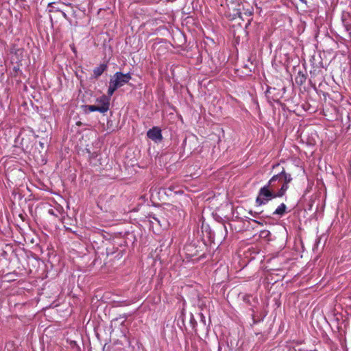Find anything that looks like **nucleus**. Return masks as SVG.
<instances>
[{
    "label": "nucleus",
    "mask_w": 351,
    "mask_h": 351,
    "mask_svg": "<svg viewBox=\"0 0 351 351\" xmlns=\"http://www.w3.org/2000/svg\"><path fill=\"white\" fill-rule=\"evenodd\" d=\"M250 214L253 217H256L258 213H253L252 211L250 212Z\"/></svg>",
    "instance_id": "obj_21"
},
{
    "label": "nucleus",
    "mask_w": 351,
    "mask_h": 351,
    "mask_svg": "<svg viewBox=\"0 0 351 351\" xmlns=\"http://www.w3.org/2000/svg\"><path fill=\"white\" fill-rule=\"evenodd\" d=\"M283 190L282 192L276 193L273 189H271L267 184L263 186L258 191V195L256 198V205L261 206L266 205L269 202L274 199L282 197Z\"/></svg>",
    "instance_id": "obj_2"
},
{
    "label": "nucleus",
    "mask_w": 351,
    "mask_h": 351,
    "mask_svg": "<svg viewBox=\"0 0 351 351\" xmlns=\"http://www.w3.org/2000/svg\"><path fill=\"white\" fill-rule=\"evenodd\" d=\"M21 134H20L18 136V137H17V138H18V139H20V138H21Z\"/></svg>",
    "instance_id": "obj_28"
},
{
    "label": "nucleus",
    "mask_w": 351,
    "mask_h": 351,
    "mask_svg": "<svg viewBox=\"0 0 351 351\" xmlns=\"http://www.w3.org/2000/svg\"><path fill=\"white\" fill-rule=\"evenodd\" d=\"M176 187L174 186H170L168 187H164L161 189L162 192L164 193L167 196H172L174 194H178L180 191H176Z\"/></svg>",
    "instance_id": "obj_9"
},
{
    "label": "nucleus",
    "mask_w": 351,
    "mask_h": 351,
    "mask_svg": "<svg viewBox=\"0 0 351 351\" xmlns=\"http://www.w3.org/2000/svg\"><path fill=\"white\" fill-rule=\"evenodd\" d=\"M72 51H73V52H75V47H73V48H72Z\"/></svg>",
    "instance_id": "obj_29"
},
{
    "label": "nucleus",
    "mask_w": 351,
    "mask_h": 351,
    "mask_svg": "<svg viewBox=\"0 0 351 351\" xmlns=\"http://www.w3.org/2000/svg\"><path fill=\"white\" fill-rule=\"evenodd\" d=\"M223 229H224L225 234H226V235L228 234V230H227V227H226V225H224V224H223Z\"/></svg>",
    "instance_id": "obj_20"
},
{
    "label": "nucleus",
    "mask_w": 351,
    "mask_h": 351,
    "mask_svg": "<svg viewBox=\"0 0 351 351\" xmlns=\"http://www.w3.org/2000/svg\"><path fill=\"white\" fill-rule=\"evenodd\" d=\"M347 119H348V123H349L348 127L351 128V112L348 113Z\"/></svg>",
    "instance_id": "obj_16"
},
{
    "label": "nucleus",
    "mask_w": 351,
    "mask_h": 351,
    "mask_svg": "<svg viewBox=\"0 0 351 351\" xmlns=\"http://www.w3.org/2000/svg\"><path fill=\"white\" fill-rule=\"evenodd\" d=\"M343 25L346 32L351 35V20L349 14H343L341 17Z\"/></svg>",
    "instance_id": "obj_6"
},
{
    "label": "nucleus",
    "mask_w": 351,
    "mask_h": 351,
    "mask_svg": "<svg viewBox=\"0 0 351 351\" xmlns=\"http://www.w3.org/2000/svg\"><path fill=\"white\" fill-rule=\"evenodd\" d=\"M252 221H253L254 222H255V223H257L260 224V225H263V223H262L261 222H260V221H257V220H256V219H252Z\"/></svg>",
    "instance_id": "obj_23"
},
{
    "label": "nucleus",
    "mask_w": 351,
    "mask_h": 351,
    "mask_svg": "<svg viewBox=\"0 0 351 351\" xmlns=\"http://www.w3.org/2000/svg\"><path fill=\"white\" fill-rule=\"evenodd\" d=\"M287 207L284 203H281L276 209L273 212L272 215L278 216L279 217H282L287 213Z\"/></svg>",
    "instance_id": "obj_8"
},
{
    "label": "nucleus",
    "mask_w": 351,
    "mask_h": 351,
    "mask_svg": "<svg viewBox=\"0 0 351 351\" xmlns=\"http://www.w3.org/2000/svg\"><path fill=\"white\" fill-rule=\"evenodd\" d=\"M108 69V64L103 62L101 63L98 66L94 68L93 77L95 79H98L104 71Z\"/></svg>",
    "instance_id": "obj_5"
},
{
    "label": "nucleus",
    "mask_w": 351,
    "mask_h": 351,
    "mask_svg": "<svg viewBox=\"0 0 351 351\" xmlns=\"http://www.w3.org/2000/svg\"><path fill=\"white\" fill-rule=\"evenodd\" d=\"M115 92V90H114L112 88H110L108 86V97H109V98L110 99V97L113 95L114 93Z\"/></svg>",
    "instance_id": "obj_14"
},
{
    "label": "nucleus",
    "mask_w": 351,
    "mask_h": 351,
    "mask_svg": "<svg viewBox=\"0 0 351 351\" xmlns=\"http://www.w3.org/2000/svg\"><path fill=\"white\" fill-rule=\"evenodd\" d=\"M300 2L303 3H306V0H299Z\"/></svg>",
    "instance_id": "obj_25"
},
{
    "label": "nucleus",
    "mask_w": 351,
    "mask_h": 351,
    "mask_svg": "<svg viewBox=\"0 0 351 351\" xmlns=\"http://www.w3.org/2000/svg\"><path fill=\"white\" fill-rule=\"evenodd\" d=\"M110 101V99L106 95H103L101 97L97 98L96 101L101 104L98 106L104 109V110H101V113H105L109 110Z\"/></svg>",
    "instance_id": "obj_4"
},
{
    "label": "nucleus",
    "mask_w": 351,
    "mask_h": 351,
    "mask_svg": "<svg viewBox=\"0 0 351 351\" xmlns=\"http://www.w3.org/2000/svg\"><path fill=\"white\" fill-rule=\"evenodd\" d=\"M48 213H49V215H55V213H54V211H53V209H49V210H48Z\"/></svg>",
    "instance_id": "obj_19"
},
{
    "label": "nucleus",
    "mask_w": 351,
    "mask_h": 351,
    "mask_svg": "<svg viewBox=\"0 0 351 351\" xmlns=\"http://www.w3.org/2000/svg\"><path fill=\"white\" fill-rule=\"evenodd\" d=\"M95 156H97V154H96V153H95H95L91 154V157H94Z\"/></svg>",
    "instance_id": "obj_27"
},
{
    "label": "nucleus",
    "mask_w": 351,
    "mask_h": 351,
    "mask_svg": "<svg viewBox=\"0 0 351 351\" xmlns=\"http://www.w3.org/2000/svg\"><path fill=\"white\" fill-rule=\"evenodd\" d=\"M14 70L15 71H19V67H16V66H14Z\"/></svg>",
    "instance_id": "obj_24"
},
{
    "label": "nucleus",
    "mask_w": 351,
    "mask_h": 351,
    "mask_svg": "<svg viewBox=\"0 0 351 351\" xmlns=\"http://www.w3.org/2000/svg\"><path fill=\"white\" fill-rule=\"evenodd\" d=\"M71 346H77V343H76V341H72L71 342Z\"/></svg>",
    "instance_id": "obj_22"
},
{
    "label": "nucleus",
    "mask_w": 351,
    "mask_h": 351,
    "mask_svg": "<svg viewBox=\"0 0 351 351\" xmlns=\"http://www.w3.org/2000/svg\"><path fill=\"white\" fill-rule=\"evenodd\" d=\"M121 75L124 78L127 84H128L130 80L132 79V74L130 72H128L127 73H123L121 72Z\"/></svg>",
    "instance_id": "obj_12"
},
{
    "label": "nucleus",
    "mask_w": 351,
    "mask_h": 351,
    "mask_svg": "<svg viewBox=\"0 0 351 351\" xmlns=\"http://www.w3.org/2000/svg\"><path fill=\"white\" fill-rule=\"evenodd\" d=\"M23 141H24V138L22 137L21 138V145H22V146L24 145Z\"/></svg>",
    "instance_id": "obj_26"
},
{
    "label": "nucleus",
    "mask_w": 351,
    "mask_h": 351,
    "mask_svg": "<svg viewBox=\"0 0 351 351\" xmlns=\"http://www.w3.org/2000/svg\"><path fill=\"white\" fill-rule=\"evenodd\" d=\"M123 250H120L118 254L115 256V257L117 258H121L123 256Z\"/></svg>",
    "instance_id": "obj_17"
},
{
    "label": "nucleus",
    "mask_w": 351,
    "mask_h": 351,
    "mask_svg": "<svg viewBox=\"0 0 351 351\" xmlns=\"http://www.w3.org/2000/svg\"><path fill=\"white\" fill-rule=\"evenodd\" d=\"M147 137L156 143L162 140L161 129L159 127L154 126L147 132Z\"/></svg>",
    "instance_id": "obj_3"
},
{
    "label": "nucleus",
    "mask_w": 351,
    "mask_h": 351,
    "mask_svg": "<svg viewBox=\"0 0 351 351\" xmlns=\"http://www.w3.org/2000/svg\"><path fill=\"white\" fill-rule=\"evenodd\" d=\"M109 87L112 88L114 90H117L119 86L114 81V80L111 77L109 82Z\"/></svg>",
    "instance_id": "obj_11"
},
{
    "label": "nucleus",
    "mask_w": 351,
    "mask_h": 351,
    "mask_svg": "<svg viewBox=\"0 0 351 351\" xmlns=\"http://www.w3.org/2000/svg\"><path fill=\"white\" fill-rule=\"evenodd\" d=\"M112 78L117 84V85L119 86V88L127 84L126 82L125 81L124 78L122 77L121 71H117L113 75Z\"/></svg>",
    "instance_id": "obj_7"
},
{
    "label": "nucleus",
    "mask_w": 351,
    "mask_h": 351,
    "mask_svg": "<svg viewBox=\"0 0 351 351\" xmlns=\"http://www.w3.org/2000/svg\"><path fill=\"white\" fill-rule=\"evenodd\" d=\"M86 108L88 110L89 112H99L101 113V110H104L102 108H99L97 106L95 105H88L86 106Z\"/></svg>",
    "instance_id": "obj_10"
},
{
    "label": "nucleus",
    "mask_w": 351,
    "mask_h": 351,
    "mask_svg": "<svg viewBox=\"0 0 351 351\" xmlns=\"http://www.w3.org/2000/svg\"><path fill=\"white\" fill-rule=\"evenodd\" d=\"M199 315H200V317H201L200 322L205 326L206 325V317H205V316L202 313H200Z\"/></svg>",
    "instance_id": "obj_15"
},
{
    "label": "nucleus",
    "mask_w": 351,
    "mask_h": 351,
    "mask_svg": "<svg viewBox=\"0 0 351 351\" xmlns=\"http://www.w3.org/2000/svg\"><path fill=\"white\" fill-rule=\"evenodd\" d=\"M190 323L193 328H194L195 326L197 324V322L192 314L191 315Z\"/></svg>",
    "instance_id": "obj_13"
},
{
    "label": "nucleus",
    "mask_w": 351,
    "mask_h": 351,
    "mask_svg": "<svg viewBox=\"0 0 351 351\" xmlns=\"http://www.w3.org/2000/svg\"><path fill=\"white\" fill-rule=\"evenodd\" d=\"M292 180L293 178L291 175L289 173H287L285 171V169L282 168V170L280 173L274 175L269 180L267 184L276 193L282 192V190H283V197L285 195L287 191L289 189V184L292 181Z\"/></svg>",
    "instance_id": "obj_1"
},
{
    "label": "nucleus",
    "mask_w": 351,
    "mask_h": 351,
    "mask_svg": "<svg viewBox=\"0 0 351 351\" xmlns=\"http://www.w3.org/2000/svg\"><path fill=\"white\" fill-rule=\"evenodd\" d=\"M150 217L152 219H153L154 221H157L160 225V220L158 219V217H156L155 215H153V216H150Z\"/></svg>",
    "instance_id": "obj_18"
}]
</instances>
